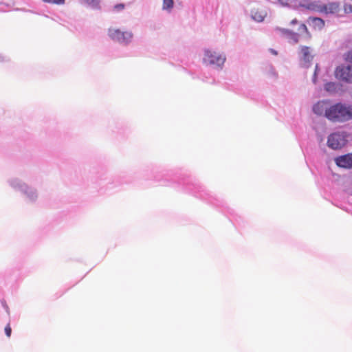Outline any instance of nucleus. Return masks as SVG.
<instances>
[{"label":"nucleus","mask_w":352,"mask_h":352,"mask_svg":"<svg viewBox=\"0 0 352 352\" xmlns=\"http://www.w3.org/2000/svg\"><path fill=\"white\" fill-rule=\"evenodd\" d=\"M5 333L8 337H10L12 333V329L10 324H7L5 327Z\"/></svg>","instance_id":"nucleus-19"},{"label":"nucleus","mask_w":352,"mask_h":352,"mask_svg":"<svg viewBox=\"0 0 352 352\" xmlns=\"http://www.w3.org/2000/svg\"><path fill=\"white\" fill-rule=\"evenodd\" d=\"M330 106L327 101H320L314 106L313 111L316 114L324 115L327 118V111Z\"/></svg>","instance_id":"nucleus-9"},{"label":"nucleus","mask_w":352,"mask_h":352,"mask_svg":"<svg viewBox=\"0 0 352 352\" xmlns=\"http://www.w3.org/2000/svg\"><path fill=\"white\" fill-rule=\"evenodd\" d=\"M317 68H318V66L316 65V66L315 73H314V82H315V80H316V70H317Z\"/></svg>","instance_id":"nucleus-21"},{"label":"nucleus","mask_w":352,"mask_h":352,"mask_svg":"<svg viewBox=\"0 0 352 352\" xmlns=\"http://www.w3.org/2000/svg\"><path fill=\"white\" fill-rule=\"evenodd\" d=\"M327 119L333 122H344L352 119V106L342 103L331 105L327 111Z\"/></svg>","instance_id":"nucleus-1"},{"label":"nucleus","mask_w":352,"mask_h":352,"mask_svg":"<svg viewBox=\"0 0 352 352\" xmlns=\"http://www.w3.org/2000/svg\"><path fill=\"white\" fill-rule=\"evenodd\" d=\"M271 52L272 54L276 55L277 54V52L276 51H274V50H271Z\"/></svg>","instance_id":"nucleus-22"},{"label":"nucleus","mask_w":352,"mask_h":352,"mask_svg":"<svg viewBox=\"0 0 352 352\" xmlns=\"http://www.w3.org/2000/svg\"><path fill=\"white\" fill-rule=\"evenodd\" d=\"M336 88V84L333 82H328L325 85V89L327 91H332Z\"/></svg>","instance_id":"nucleus-17"},{"label":"nucleus","mask_w":352,"mask_h":352,"mask_svg":"<svg viewBox=\"0 0 352 352\" xmlns=\"http://www.w3.org/2000/svg\"><path fill=\"white\" fill-rule=\"evenodd\" d=\"M282 3H283L284 1H287V0H280Z\"/></svg>","instance_id":"nucleus-23"},{"label":"nucleus","mask_w":352,"mask_h":352,"mask_svg":"<svg viewBox=\"0 0 352 352\" xmlns=\"http://www.w3.org/2000/svg\"><path fill=\"white\" fill-rule=\"evenodd\" d=\"M226 60L225 56L217 54L216 52H212L210 50H206L204 62L210 65H216L217 66H221L223 65Z\"/></svg>","instance_id":"nucleus-5"},{"label":"nucleus","mask_w":352,"mask_h":352,"mask_svg":"<svg viewBox=\"0 0 352 352\" xmlns=\"http://www.w3.org/2000/svg\"><path fill=\"white\" fill-rule=\"evenodd\" d=\"M124 5L122 3L118 4V5L115 6V7H114V8L117 10H122V9H124Z\"/></svg>","instance_id":"nucleus-20"},{"label":"nucleus","mask_w":352,"mask_h":352,"mask_svg":"<svg viewBox=\"0 0 352 352\" xmlns=\"http://www.w3.org/2000/svg\"><path fill=\"white\" fill-rule=\"evenodd\" d=\"M84 1L93 7H96L99 3V0H84Z\"/></svg>","instance_id":"nucleus-16"},{"label":"nucleus","mask_w":352,"mask_h":352,"mask_svg":"<svg viewBox=\"0 0 352 352\" xmlns=\"http://www.w3.org/2000/svg\"><path fill=\"white\" fill-rule=\"evenodd\" d=\"M336 165L341 168H352V153L339 156L335 159Z\"/></svg>","instance_id":"nucleus-8"},{"label":"nucleus","mask_w":352,"mask_h":352,"mask_svg":"<svg viewBox=\"0 0 352 352\" xmlns=\"http://www.w3.org/2000/svg\"><path fill=\"white\" fill-rule=\"evenodd\" d=\"M174 5L173 0H163L162 9L170 11Z\"/></svg>","instance_id":"nucleus-13"},{"label":"nucleus","mask_w":352,"mask_h":352,"mask_svg":"<svg viewBox=\"0 0 352 352\" xmlns=\"http://www.w3.org/2000/svg\"><path fill=\"white\" fill-rule=\"evenodd\" d=\"M318 11L326 14H335L341 16L342 9L337 2H329L325 4L320 5L318 7Z\"/></svg>","instance_id":"nucleus-6"},{"label":"nucleus","mask_w":352,"mask_h":352,"mask_svg":"<svg viewBox=\"0 0 352 352\" xmlns=\"http://www.w3.org/2000/svg\"><path fill=\"white\" fill-rule=\"evenodd\" d=\"M266 16L267 12L263 9H254L252 11V17L257 22H262Z\"/></svg>","instance_id":"nucleus-11"},{"label":"nucleus","mask_w":352,"mask_h":352,"mask_svg":"<svg viewBox=\"0 0 352 352\" xmlns=\"http://www.w3.org/2000/svg\"><path fill=\"white\" fill-rule=\"evenodd\" d=\"M345 60L347 63L352 65V51L349 52L345 56Z\"/></svg>","instance_id":"nucleus-18"},{"label":"nucleus","mask_w":352,"mask_h":352,"mask_svg":"<svg viewBox=\"0 0 352 352\" xmlns=\"http://www.w3.org/2000/svg\"><path fill=\"white\" fill-rule=\"evenodd\" d=\"M347 142V134L345 132H335L329 135L327 146L334 150L344 146Z\"/></svg>","instance_id":"nucleus-3"},{"label":"nucleus","mask_w":352,"mask_h":352,"mask_svg":"<svg viewBox=\"0 0 352 352\" xmlns=\"http://www.w3.org/2000/svg\"><path fill=\"white\" fill-rule=\"evenodd\" d=\"M290 24L292 25H298V28H297L296 31H294V30L282 28L280 27H276L275 31H276L280 35L283 36H285L293 39L296 43L298 42V36L308 32V30L306 25L300 23L296 19L292 20Z\"/></svg>","instance_id":"nucleus-2"},{"label":"nucleus","mask_w":352,"mask_h":352,"mask_svg":"<svg viewBox=\"0 0 352 352\" xmlns=\"http://www.w3.org/2000/svg\"><path fill=\"white\" fill-rule=\"evenodd\" d=\"M337 78L349 83H352V65L339 66L336 70Z\"/></svg>","instance_id":"nucleus-7"},{"label":"nucleus","mask_w":352,"mask_h":352,"mask_svg":"<svg viewBox=\"0 0 352 352\" xmlns=\"http://www.w3.org/2000/svg\"><path fill=\"white\" fill-rule=\"evenodd\" d=\"M43 2L50 4L62 5L65 3V0H42Z\"/></svg>","instance_id":"nucleus-14"},{"label":"nucleus","mask_w":352,"mask_h":352,"mask_svg":"<svg viewBox=\"0 0 352 352\" xmlns=\"http://www.w3.org/2000/svg\"><path fill=\"white\" fill-rule=\"evenodd\" d=\"M343 12L349 14L352 12V6L351 4L345 3L343 8Z\"/></svg>","instance_id":"nucleus-15"},{"label":"nucleus","mask_w":352,"mask_h":352,"mask_svg":"<svg viewBox=\"0 0 352 352\" xmlns=\"http://www.w3.org/2000/svg\"><path fill=\"white\" fill-rule=\"evenodd\" d=\"M300 49L301 60L305 62V63H309L313 58L310 48L306 46H301Z\"/></svg>","instance_id":"nucleus-10"},{"label":"nucleus","mask_w":352,"mask_h":352,"mask_svg":"<svg viewBox=\"0 0 352 352\" xmlns=\"http://www.w3.org/2000/svg\"><path fill=\"white\" fill-rule=\"evenodd\" d=\"M108 34L111 38L121 43H128L133 37L131 32H122L116 28H109Z\"/></svg>","instance_id":"nucleus-4"},{"label":"nucleus","mask_w":352,"mask_h":352,"mask_svg":"<svg viewBox=\"0 0 352 352\" xmlns=\"http://www.w3.org/2000/svg\"><path fill=\"white\" fill-rule=\"evenodd\" d=\"M309 21L312 23V25H314V28L321 29L324 25V21L322 19H320V18L310 17L309 19Z\"/></svg>","instance_id":"nucleus-12"}]
</instances>
